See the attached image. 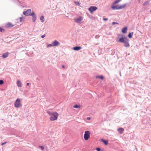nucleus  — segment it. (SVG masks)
<instances>
[{"mask_svg": "<svg viewBox=\"0 0 151 151\" xmlns=\"http://www.w3.org/2000/svg\"><path fill=\"white\" fill-rule=\"evenodd\" d=\"M118 36L122 37L119 38L118 42L124 43V45L125 47H128L130 46L129 43V40L127 37H123V35L121 34L119 35Z\"/></svg>", "mask_w": 151, "mask_h": 151, "instance_id": "1", "label": "nucleus"}, {"mask_svg": "<svg viewBox=\"0 0 151 151\" xmlns=\"http://www.w3.org/2000/svg\"><path fill=\"white\" fill-rule=\"evenodd\" d=\"M83 17L81 16H78L74 18V20L75 22L78 24H81L82 22L83 19Z\"/></svg>", "mask_w": 151, "mask_h": 151, "instance_id": "2", "label": "nucleus"}, {"mask_svg": "<svg viewBox=\"0 0 151 151\" xmlns=\"http://www.w3.org/2000/svg\"><path fill=\"white\" fill-rule=\"evenodd\" d=\"M58 115L59 114L58 113L56 112H53V114L50 118V120L51 121H54L57 120Z\"/></svg>", "mask_w": 151, "mask_h": 151, "instance_id": "3", "label": "nucleus"}, {"mask_svg": "<svg viewBox=\"0 0 151 151\" xmlns=\"http://www.w3.org/2000/svg\"><path fill=\"white\" fill-rule=\"evenodd\" d=\"M14 106L16 108H18L22 106V104L20 102L19 99H17L14 102Z\"/></svg>", "mask_w": 151, "mask_h": 151, "instance_id": "4", "label": "nucleus"}, {"mask_svg": "<svg viewBox=\"0 0 151 151\" xmlns=\"http://www.w3.org/2000/svg\"><path fill=\"white\" fill-rule=\"evenodd\" d=\"M90 132L89 131H86L84 135V137L85 140H87L90 137Z\"/></svg>", "mask_w": 151, "mask_h": 151, "instance_id": "5", "label": "nucleus"}, {"mask_svg": "<svg viewBox=\"0 0 151 151\" xmlns=\"http://www.w3.org/2000/svg\"><path fill=\"white\" fill-rule=\"evenodd\" d=\"M97 9V8L96 7L92 6L88 8V10L91 13H92L94 11H96Z\"/></svg>", "mask_w": 151, "mask_h": 151, "instance_id": "6", "label": "nucleus"}, {"mask_svg": "<svg viewBox=\"0 0 151 151\" xmlns=\"http://www.w3.org/2000/svg\"><path fill=\"white\" fill-rule=\"evenodd\" d=\"M31 12V9H28L26 11L23 12V14L26 16H29L30 15Z\"/></svg>", "mask_w": 151, "mask_h": 151, "instance_id": "7", "label": "nucleus"}, {"mask_svg": "<svg viewBox=\"0 0 151 151\" xmlns=\"http://www.w3.org/2000/svg\"><path fill=\"white\" fill-rule=\"evenodd\" d=\"M53 46H56L60 44V43L57 40H55L52 42Z\"/></svg>", "mask_w": 151, "mask_h": 151, "instance_id": "8", "label": "nucleus"}, {"mask_svg": "<svg viewBox=\"0 0 151 151\" xmlns=\"http://www.w3.org/2000/svg\"><path fill=\"white\" fill-rule=\"evenodd\" d=\"M9 54V53L8 52H5L3 54L1 57L3 58H6L8 57Z\"/></svg>", "mask_w": 151, "mask_h": 151, "instance_id": "9", "label": "nucleus"}, {"mask_svg": "<svg viewBox=\"0 0 151 151\" xmlns=\"http://www.w3.org/2000/svg\"><path fill=\"white\" fill-rule=\"evenodd\" d=\"M81 49L82 47L81 46H76L72 48L73 50L76 51H78Z\"/></svg>", "mask_w": 151, "mask_h": 151, "instance_id": "10", "label": "nucleus"}, {"mask_svg": "<svg viewBox=\"0 0 151 151\" xmlns=\"http://www.w3.org/2000/svg\"><path fill=\"white\" fill-rule=\"evenodd\" d=\"M119 6L116 5L115 6L113 5V4H112V5L111 6V8L114 10H118L119 9Z\"/></svg>", "mask_w": 151, "mask_h": 151, "instance_id": "11", "label": "nucleus"}, {"mask_svg": "<svg viewBox=\"0 0 151 151\" xmlns=\"http://www.w3.org/2000/svg\"><path fill=\"white\" fill-rule=\"evenodd\" d=\"M17 86L19 87H21L22 86V83L20 80H18L17 82Z\"/></svg>", "mask_w": 151, "mask_h": 151, "instance_id": "12", "label": "nucleus"}, {"mask_svg": "<svg viewBox=\"0 0 151 151\" xmlns=\"http://www.w3.org/2000/svg\"><path fill=\"white\" fill-rule=\"evenodd\" d=\"M127 5V4H124L122 5L119 6V9H122L123 8H124Z\"/></svg>", "mask_w": 151, "mask_h": 151, "instance_id": "13", "label": "nucleus"}, {"mask_svg": "<svg viewBox=\"0 0 151 151\" xmlns=\"http://www.w3.org/2000/svg\"><path fill=\"white\" fill-rule=\"evenodd\" d=\"M127 27H125L122 28V32L123 33H125L127 32Z\"/></svg>", "mask_w": 151, "mask_h": 151, "instance_id": "14", "label": "nucleus"}, {"mask_svg": "<svg viewBox=\"0 0 151 151\" xmlns=\"http://www.w3.org/2000/svg\"><path fill=\"white\" fill-rule=\"evenodd\" d=\"M118 131L120 134H122L124 131V129L122 128H120L118 129Z\"/></svg>", "mask_w": 151, "mask_h": 151, "instance_id": "15", "label": "nucleus"}, {"mask_svg": "<svg viewBox=\"0 0 151 151\" xmlns=\"http://www.w3.org/2000/svg\"><path fill=\"white\" fill-rule=\"evenodd\" d=\"M40 20L42 22H43L44 21L45 18L43 16H42L40 17Z\"/></svg>", "mask_w": 151, "mask_h": 151, "instance_id": "16", "label": "nucleus"}, {"mask_svg": "<svg viewBox=\"0 0 151 151\" xmlns=\"http://www.w3.org/2000/svg\"><path fill=\"white\" fill-rule=\"evenodd\" d=\"M32 17L33 21L34 22H35L36 20V18H37L36 15L32 16Z\"/></svg>", "mask_w": 151, "mask_h": 151, "instance_id": "17", "label": "nucleus"}, {"mask_svg": "<svg viewBox=\"0 0 151 151\" xmlns=\"http://www.w3.org/2000/svg\"><path fill=\"white\" fill-rule=\"evenodd\" d=\"M7 26L9 27H12L14 26L12 23L10 22H9L7 24Z\"/></svg>", "mask_w": 151, "mask_h": 151, "instance_id": "18", "label": "nucleus"}, {"mask_svg": "<svg viewBox=\"0 0 151 151\" xmlns=\"http://www.w3.org/2000/svg\"><path fill=\"white\" fill-rule=\"evenodd\" d=\"M133 33V32H132V33H129L128 35V37L130 38H132V36Z\"/></svg>", "mask_w": 151, "mask_h": 151, "instance_id": "19", "label": "nucleus"}, {"mask_svg": "<svg viewBox=\"0 0 151 151\" xmlns=\"http://www.w3.org/2000/svg\"><path fill=\"white\" fill-rule=\"evenodd\" d=\"M122 0H116L115 2L113 3V5H115L116 4L118 3L121 1Z\"/></svg>", "mask_w": 151, "mask_h": 151, "instance_id": "20", "label": "nucleus"}, {"mask_svg": "<svg viewBox=\"0 0 151 151\" xmlns=\"http://www.w3.org/2000/svg\"><path fill=\"white\" fill-rule=\"evenodd\" d=\"M103 142L105 145H107L108 144V141L107 140H105L104 139L101 140Z\"/></svg>", "mask_w": 151, "mask_h": 151, "instance_id": "21", "label": "nucleus"}, {"mask_svg": "<svg viewBox=\"0 0 151 151\" xmlns=\"http://www.w3.org/2000/svg\"><path fill=\"white\" fill-rule=\"evenodd\" d=\"M96 78H99L101 80H103L104 79V77L103 76H96Z\"/></svg>", "mask_w": 151, "mask_h": 151, "instance_id": "22", "label": "nucleus"}, {"mask_svg": "<svg viewBox=\"0 0 151 151\" xmlns=\"http://www.w3.org/2000/svg\"><path fill=\"white\" fill-rule=\"evenodd\" d=\"M75 4L77 6H80V3L78 1H75Z\"/></svg>", "mask_w": 151, "mask_h": 151, "instance_id": "23", "label": "nucleus"}, {"mask_svg": "<svg viewBox=\"0 0 151 151\" xmlns=\"http://www.w3.org/2000/svg\"><path fill=\"white\" fill-rule=\"evenodd\" d=\"M80 107V106L78 105H76L73 106V107L75 108H79Z\"/></svg>", "mask_w": 151, "mask_h": 151, "instance_id": "24", "label": "nucleus"}, {"mask_svg": "<svg viewBox=\"0 0 151 151\" xmlns=\"http://www.w3.org/2000/svg\"><path fill=\"white\" fill-rule=\"evenodd\" d=\"M52 46H53L52 45V43L51 44H48V45H47V48L50 47H51Z\"/></svg>", "mask_w": 151, "mask_h": 151, "instance_id": "25", "label": "nucleus"}, {"mask_svg": "<svg viewBox=\"0 0 151 151\" xmlns=\"http://www.w3.org/2000/svg\"><path fill=\"white\" fill-rule=\"evenodd\" d=\"M47 112L49 115L51 116L53 114V113H52L50 111H47Z\"/></svg>", "mask_w": 151, "mask_h": 151, "instance_id": "26", "label": "nucleus"}, {"mask_svg": "<svg viewBox=\"0 0 151 151\" xmlns=\"http://www.w3.org/2000/svg\"><path fill=\"white\" fill-rule=\"evenodd\" d=\"M36 15L35 14V12H32L31 14H30L29 16H33Z\"/></svg>", "mask_w": 151, "mask_h": 151, "instance_id": "27", "label": "nucleus"}, {"mask_svg": "<svg viewBox=\"0 0 151 151\" xmlns=\"http://www.w3.org/2000/svg\"><path fill=\"white\" fill-rule=\"evenodd\" d=\"M4 82L2 80H0V85H2L4 83Z\"/></svg>", "mask_w": 151, "mask_h": 151, "instance_id": "28", "label": "nucleus"}, {"mask_svg": "<svg viewBox=\"0 0 151 151\" xmlns=\"http://www.w3.org/2000/svg\"><path fill=\"white\" fill-rule=\"evenodd\" d=\"M4 31V29L2 27H0V32H3Z\"/></svg>", "mask_w": 151, "mask_h": 151, "instance_id": "29", "label": "nucleus"}, {"mask_svg": "<svg viewBox=\"0 0 151 151\" xmlns=\"http://www.w3.org/2000/svg\"><path fill=\"white\" fill-rule=\"evenodd\" d=\"M112 25H114L115 24H119V23H118V22H113L112 23V24H111Z\"/></svg>", "mask_w": 151, "mask_h": 151, "instance_id": "30", "label": "nucleus"}, {"mask_svg": "<svg viewBox=\"0 0 151 151\" xmlns=\"http://www.w3.org/2000/svg\"><path fill=\"white\" fill-rule=\"evenodd\" d=\"M39 147L41 149L43 150L44 149V147L42 146H39Z\"/></svg>", "mask_w": 151, "mask_h": 151, "instance_id": "31", "label": "nucleus"}, {"mask_svg": "<svg viewBox=\"0 0 151 151\" xmlns=\"http://www.w3.org/2000/svg\"><path fill=\"white\" fill-rule=\"evenodd\" d=\"M19 19H20V22H22V21L23 19V17H20L19 18Z\"/></svg>", "mask_w": 151, "mask_h": 151, "instance_id": "32", "label": "nucleus"}, {"mask_svg": "<svg viewBox=\"0 0 151 151\" xmlns=\"http://www.w3.org/2000/svg\"><path fill=\"white\" fill-rule=\"evenodd\" d=\"M96 149L97 150V151H100L101 150L100 148H97Z\"/></svg>", "mask_w": 151, "mask_h": 151, "instance_id": "33", "label": "nucleus"}, {"mask_svg": "<svg viewBox=\"0 0 151 151\" xmlns=\"http://www.w3.org/2000/svg\"><path fill=\"white\" fill-rule=\"evenodd\" d=\"M103 20L104 21H107L108 20V19L107 18H103Z\"/></svg>", "mask_w": 151, "mask_h": 151, "instance_id": "34", "label": "nucleus"}, {"mask_svg": "<svg viewBox=\"0 0 151 151\" xmlns=\"http://www.w3.org/2000/svg\"><path fill=\"white\" fill-rule=\"evenodd\" d=\"M99 37V35H96L95 36V38H98V37Z\"/></svg>", "mask_w": 151, "mask_h": 151, "instance_id": "35", "label": "nucleus"}, {"mask_svg": "<svg viewBox=\"0 0 151 151\" xmlns=\"http://www.w3.org/2000/svg\"><path fill=\"white\" fill-rule=\"evenodd\" d=\"M45 34H44L41 36V37L42 38H43L44 37H45Z\"/></svg>", "mask_w": 151, "mask_h": 151, "instance_id": "36", "label": "nucleus"}, {"mask_svg": "<svg viewBox=\"0 0 151 151\" xmlns=\"http://www.w3.org/2000/svg\"><path fill=\"white\" fill-rule=\"evenodd\" d=\"M6 142H4V143H3L1 144V145H4L5 144H6Z\"/></svg>", "mask_w": 151, "mask_h": 151, "instance_id": "37", "label": "nucleus"}, {"mask_svg": "<svg viewBox=\"0 0 151 151\" xmlns=\"http://www.w3.org/2000/svg\"><path fill=\"white\" fill-rule=\"evenodd\" d=\"M90 119H91L90 117H87V119L88 120H89Z\"/></svg>", "mask_w": 151, "mask_h": 151, "instance_id": "38", "label": "nucleus"}, {"mask_svg": "<svg viewBox=\"0 0 151 151\" xmlns=\"http://www.w3.org/2000/svg\"><path fill=\"white\" fill-rule=\"evenodd\" d=\"M29 83H27V86H29Z\"/></svg>", "mask_w": 151, "mask_h": 151, "instance_id": "39", "label": "nucleus"}, {"mask_svg": "<svg viewBox=\"0 0 151 151\" xmlns=\"http://www.w3.org/2000/svg\"><path fill=\"white\" fill-rule=\"evenodd\" d=\"M64 67H65L64 65H63V66H62V68H64Z\"/></svg>", "mask_w": 151, "mask_h": 151, "instance_id": "40", "label": "nucleus"}]
</instances>
